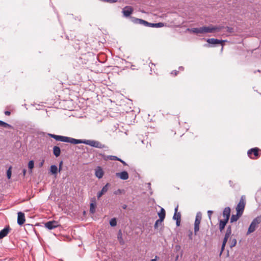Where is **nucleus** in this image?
Listing matches in <instances>:
<instances>
[{
    "label": "nucleus",
    "instance_id": "f257e3e1",
    "mask_svg": "<svg viewBox=\"0 0 261 261\" xmlns=\"http://www.w3.org/2000/svg\"><path fill=\"white\" fill-rule=\"evenodd\" d=\"M261 223V216H258L254 219L252 222L251 223L247 232V234H249L253 232H254L256 229L257 228L259 224Z\"/></svg>",
    "mask_w": 261,
    "mask_h": 261
},
{
    "label": "nucleus",
    "instance_id": "f03ea898",
    "mask_svg": "<svg viewBox=\"0 0 261 261\" xmlns=\"http://www.w3.org/2000/svg\"><path fill=\"white\" fill-rule=\"evenodd\" d=\"M202 28V33L206 34V33H214L216 32L219 31L222 27L219 26H215L213 25H210L207 27L204 26Z\"/></svg>",
    "mask_w": 261,
    "mask_h": 261
},
{
    "label": "nucleus",
    "instance_id": "7ed1b4c3",
    "mask_svg": "<svg viewBox=\"0 0 261 261\" xmlns=\"http://www.w3.org/2000/svg\"><path fill=\"white\" fill-rule=\"evenodd\" d=\"M84 144L98 148H103L105 145L100 142L93 140H84Z\"/></svg>",
    "mask_w": 261,
    "mask_h": 261
},
{
    "label": "nucleus",
    "instance_id": "20e7f679",
    "mask_svg": "<svg viewBox=\"0 0 261 261\" xmlns=\"http://www.w3.org/2000/svg\"><path fill=\"white\" fill-rule=\"evenodd\" d=\"M245 205V200H244V199H243V198H242L240 199V202L238 204L237 207H236V210H237V213L242 215L244 210Z\"/></svg>",
    "mask_w": 261,
    "mask_h": 261
},
{
    "label": "nucleus",
    "instance_id": "39448f33",
    "mask_svg": "<svg viewBox=\"0 0 261 261\" xmlns=\"http://www.w3.org/2000/svg\"><path fill=\"white\" fill-rule=\"evenodd\" d=\"M59 225V223L56 221H50L45 223V227L49 230L54 229Z\"/></svg>",
    "mask_w": 261,
    "mask_h": 261
},
{
    "label": "nucleus",
    "instance_id": "423d86ee",
    "mask_svg": "<svg viewBox=\"0 0 261 261\" xmlns=\"http://www.w3.org/2000/svg\"><path fill=\"white\" fill-rule=\"evenodd\" d=\"M158 216L160 218V219L156 221L155 224H154V227L157 228L158 227V222H160V223H162V222L163 221L165 217V211L163 208H162L161 209V211L159 213H158Z\"/></svg>",
    "mask_w": 261,
    "mask_h": 261
},
{
    "label": "nucleus",
    "instance_id": "0eeeda50",
    "mask_svg": "<svg viewBox=\"0 0 261 261\" xmlns=\"http://www.w3.org/2000/svg\"><path fill=\"white\" fill-rule=\"evenodd\" d=\"M201 219V216L199 214H197L194 223V232L195 234L199 230V225L200 223Z\"/></svg>",
    "mask_w": 261,
    "mask_h": 261
},
{
    "label": "nucleus",
    "instance_id": "6e6552de",
    "mask_svg": "<svg viewBox=\"0 0 261 261\" xmlns=\"http://www.w3.org/2000/svg\"><path fill=\"white\" fill-rule=\"evenodd\" d=\"M124 16L129 17L133 12V8L130 6H125L122 11Z\"/></svg>",
    "mask_w": 261,
    "mask_h": 261
},
{
    "label": "nucleus",
    "instance_id": "1a4fd4ad",
    "mask_svg": "<svg viewBox=\"0 0 261 261\" xmlns=\"http://www.w3.org/2000/svg\"><path fill=\"white\" fill-rule=\"evenodd\" d=\"M66 141H65V142H69L71 144H80V143H83L84 142V140H78L75 139L74 138L67 137H66Z\"/></svg>",
    "mask_w": 261,
    "mask_h": 261
},
{
    "label": "nucleus",
    "instance_id": "9d476101",
    "mask_svg": "<svg viewBox=\"0 0 261 261\" xmlns=\"http://www.w3.org/2000/svg\"><path fill=\"white\" fill-rule=\"evenodd\" d=\"M17 214V223L19 225H21L25 221L24 214L22 212H18Z\"/></svg>",
    "mask_w": 261,
    "mask_h": 261
},
{
    "label": "nucleus",
    "instance_id": "9b49d317",
    "mask_svg": "<svg viewBox=\"0 0 261 261\" xmlns=\"http://www.w3.org/2000/svg\"><path fill=\"white\" fill-rule=\"evenodd\" d=\"M104 172L103 171L102 169L99 167L98 166L95 169V176L99 179L101 178L102 176H103Z\"/></svg>",
    "mask_w": 261,
    "mask_h": 261
},
{
    "label": "nucleus",
    "instance_id": "f8f14e48",
    "mask_svg": "<svg viewBox=\"0 0 261 261\" xmlns=\"http://www.w3.org/2000/svg\"><path fill=\"white\" fill-rule=\"evenodd\" d=\"M48 135L51 138L55 139L57 141H62L64 142H65V141H66V137L65 136H59L51 134H49Z\"/></svg>",
    "mask_w": 261,
    "mask_h": 261
},
{
    "label": "nucleus",
    "instance_id": "ddd939ff",
    "mask_svg": "<svg viewBox=\"0 0 261 261\" xmlns=\"http://www.w3.org/2000/svg\"><path fill=\"white\" fill-rule=\"evenodd\" d=\"M116 175L122 180H126L128 178V174L126 171L116 173Z\"/></svg>",
    "mask_w": 261,
    "mask_h": 261
},
{
    "label": "nucleus",
    "instance_id": "4468645a",
    "mask_svg": "<svg viewBox=\"0 0 261 261\" xmlns=\"http://www.w3.org/2000/svg\"><path fill=\"white\" fill-rule=\"evenodd\" d=\"M230 213V208L229 207H225L223 212V216L224 217V219L229 220Z\"/></svg>",
    "mask_w": 261,
    "mask_h": 261
},
{
    "label": "nucleus",
    "instance_id": "2eb2a0df",
    "mask_svg": "<svg viewBox=\"0 0 261 261\" xmlns=\"http://www.w3.org/2000/svg\"><path fill=\"white\" fill-rule=\"evenodd\" d=\"M258 150L257 148H252L248 151V154L251 158H252L251 156L252 153H253L255 156H257L258 155Z\"/></svg>",
    "mask_w": 261,
    "mask_h": 261
},
{
    "label": "nucleus",
    "instance_id": "dca6fc26",
    "mask_svg": "<svg viewBox=\"0 0 261 261\" xmlns=\"http://www.w3.org/2000/svg\"><path fill=\"white\" fill-rule=\"evenodd\" d=\"M10 231L9 227H6L0 231V239H3L8 234Z\"/></svg>",
    "mask_w": 261,
    "mask_h": 261
},
{
    "label": "nucleus",
    "instance_id": "f3484780",
    "mask_svg": "<svg viewBox=\"0 0 261 261\" xmlns=\"http://www.w3.org/2000/svg\"><path fill=\"white\" fill-rule=\"evenodd\" d=\"M224 41H223V40H219L214 39V38L208 39L207 40V42L208 43L212 44H220V43H222V42H223Z\"/></svg>",
    "mask_w": 261,
    "mask_h": 261
},
{
    "label": "nucleus",
    "instance_id": "a211bd4d",
    "mask_svg": "<svg viewBox=\"0 0 261 261\" xmlns=\"http://www.w3.org/2000/svg\"><path fill=\"white\" fill-rule=\"evenodd\" d=\"M229 237L230 236L228 235H227L226 234H225V237L223 239V243H222V247H221V252L220 253V255H221L222 254L223 251H224L225 245H226V244L227 242L228 239L229 238Z\"/></svg>",
    "mask_w": 261,
    "mask_h": 261
},
{
    "label": "nucleus",
    "instance_id": "6ab92c4d",
    "mask_svg": "<svg viewBox=\"0 0 261 261\" xmlns=\"http://www.w3.org/2000/svg\"><path fill=\"white\" fill-rule=\"evenodd\" d=\"M49 171L51 174L56 176L58 173V168L56 165H51L50 167Z\"/></svg>",
    "mask_w": 261,
    "mask_h": 261
},
{
    "label": "nucleus",
    "instance_id": "aec40b11",
    "mask_svg": "<svg viewBox=\"0 0 261 261\" xmlns=\"http://www.w3.org/2000/svg\"><path fill=\"white\" fill-rule=\"evenodd\" d=\"M187 30L190 32H192L195 34H202L201 27L199 28L188 29Z\"/></svg>",
    "mask_w": 261,
    "mask_h": 261
},
{
    "label": "nucleus",
    "instance_id": "412c9836",
    "mask_svg": "<svg viewBox=\"0 0 261 261\" xmlns=\"http://www.w3.org/2000/svg\"><path fill=\"white\" fill-rule=\"evenodd\" d=\"M228 220H227V219H224L223 220H221L220 221L219 228H220V231H222L224 228L226 224L228 222Z\"/></svg>",
    "mask_w": 261,
    "mask_h": 261
},
{
    "label": "nucleus",
    "instance_id": "4be33fe9",
    "mask_svg": "<svg viewBox=\"0 0 261 261\" xmlns=\"http://www.w3.org/2000/svg\"><path fill=\"white\" fill-rule=\"evenodd\" d=\"M177 210H178V206H177L175 207V210H174L175 212H174V215L173 216V218L175 220H180L181 215H180V213L177 212Z\"/></svg>",
    "mask_w": 261,
    "mask_h": 261
},
{
    "label": "nucleus",
    "instance_id": "5701e85b",
    "mask_svg": "<svg viewBox=\"0 0 261 261\" xmlns=\"http://www.w3.org/2000/svg\"><path fill=\"white\" fill-rule=\"evenodd\" d=\"M53 153L56 156L58 157L61 153V150L59 147L58 146H54L53 148Z\"/></svg>",
    "mask_w": 261,
    "mask_h": 261
},
{
    "label": "nucleus",
    "instance_id": "b1692460",
    "mask_svg": "<svg viewBox=\"0 0 261 261\" xmlns=\"http://www.w3.org/2000/svg\"><path fill=\"white\" fill-rule=\"evenodd\" d=\"M241 216H242L241 214L238 213H237L236 215H232V216L230 218V222L232 223L233 222L237 221Z\"/></svg>",
    "mask_w": 261,
    "mask_h": 261
},
{
    "label": "nucleus",
    "instance_id": "393cba45",
    "mask_svg": "<svg viewBox=\"0 0 261 261\" xmlns=\"http://www.w3.org/2000/svg\"><path fill=\"white\" fill-rule=\"evenodd\" d=\"M117 238L120 244L123 245L124 244V241L122 239V235L121 230H119L118 232Z\"/></svg>",
    "mask_w": 261,
    "mask_h": 261
},
{
    "label": "nucleus",
    "instance_id": "a878e982",
    "mask_svg": "<svg viewBox=\"0 0 261 261\" xmlns=\"http://www.w3.org/2000/svg\"><path fill=\"white\" fill-rule=\"evenodd\" d=\"M164 26V24L163 23L159 22L156 23H150L149 27H155V28H161Z\"/></svg>",
    "mask_w": 261,
    "mask_h": 261
},
{
    "label": "nucleus",
    "instance_id": "bb28decb",
    "mask_svg": "<svg viewBox=\"0 0 261 261\" xmlns=\"http://www.w3.org/2000/svg\"><path fill=\"white\" fill-rule=\"evenodd\" d=\"M0 126H3L4 127L9 128H13V127L11 125L8 124L3 121H1V120H0Z\"/></svg>",
    "mask_w": 261,
    "mask_h": 261
},
{
    "label": "nucleus",
    "instance_id": "cd10ccee",
    "mask_svg": "<svg viewBox=\"0 0 261 261\" xmlns=\"http://www.w3.org/2000/svg\"><path fill=\"white\" fill-rule=\"evenodd\" d=\"M110 185L109 183H107L101 189L100 191L103 194H105L108 190L109 188L110 187Z\"/></svg>",
    "mask_w": 261,
    "mask_h": 261
},
{
    "label": "nucleus",
    "instance_id": "c85d7f7f",
    "mask_svg": "<svg viewBox=\"0 0 261 261\" xmlns=\"http://www.w3.org/2000/svg\"><path fill=\"white\" fill-rule=\"evenodd\" d=\"M34 162L33 161H29L28 163V168L30 170V172H32V170L34 168Z\"/></svg>",
    "mask_w": 261,
    "mask_h": 261
},
{
    "label": "nucleus",
    "instance_id": "c756f323",
    "mask_svg": "<svg viewBox=\"0 0 261 261\" xmlns=\"http://www.w3.org/2000/svg\"><path fill=\"white\" fill-rule=\"evenodd\" d=\"M95 206H96V205L95 203H90V212L91 213H94L95 212Z\"/></svg>",
    "mask_w": 261,
    "mask_h": 261
},
{
    "label": "nucleus",
    "instance_id": "7c9ffc66",
    "mask_svg": "<svg viewBox=\"0 0 261 261\" xmlns=\"http://www.w3.org/2000/svg\"><path fill=\"white\" fill-rule=\"evenodd\" d=\"M230 247L232 248L236 245L237 240L236 239H231L230 240Z\"/></svg>",
    "mask_w": 261,
    "mask_h": 261
},
{
    "label": "nucleus",
    "instance_id": "2f4dec72",
    "mask_svg": "<svg viewBox=\"0 0 261 261\" xmlns=\"http://www.w3.org/2000/svg\"><path fill=\"white\" fill-rule=\"evenodd\" d=\"M110 224L111 226H115L117 225V221L115 218L112 219L110 221Z\"/></svg>",
    "mask_w": 261,
    "mask_h": 261
},
{
    "label": "nucleus",
    "instance_id": "473e14b6",
    "mask_svg": "<svg viewBox=\"0 0 261 261\" xmlns=\"http://www.w3.org/2000/svg\"><path fill=\"white\" fill-rule=\"evenodd\" d=\"M108 158L111 160H117V161H121V159L114 155H110L108 156Z\"/></svg>",
    "mask_w": 261,
    "mask_h": 261
},
{
    "label": "nucleus",
    "instance_id": "72a5a7b5",
    "mask_svg": "<svg viewBox=\"0 0 261 261\" xmlns=\"http://www.w3.org/2000/svg\"><path fill=\"white\" fill-rule=\"evenodd\" d=\"M11 168L10 167L9 169L7 170V176L8 179H10L11 176Z\"/></svg>",
    "mask_w": 261,
    "mask_h": 261
},
{
    "label": "nucleus",
    "instance_id": "f704fd0d",
    "mask_svg": "<svg viewBox=\"0 0 261 261\" xmlns=\"http://www.w3.org/2000/svg\"><path fill=\"white\" fill-rule=\"evenodd\" d=\"M141 21V24H143L145 26L149 27V24H150L149 22H148L147 21L144 20H142V21Z\"/></svg>",
    "mask_w": 261,
    "mask_h": 261
},
{
    "label": "nucleus",
    "instance_id": "c9c22d12",
    "mask_svg": "<svg viewBox=\"0 0 261 261\" xmlns=\"http://www.w3.org/2000/svg\"><path fill=\"white\" fill-rule=\"evenodd\" d=\"M231 230L230 227H229L227 229L225 234L230 236L231 234Z\"/></svg>",
    "mask_w": 261,
    "mask_h": 261
},
{
    "label": "nucleus",
    "instance_id": "e433bc0d",
    "mask_svg": "<svg viewBox=\"0 0 261 261\" xmlns=\"http://www.w3.org/2000/svg\"><path fill=\"white\" fill-rule=\"evenodd\" d=\"M141 21H142V19H139V18H136L134 20V22L136 23L141 24Z\"/></svg>",
    "mask_w": 261,
    "mask_h": 261
},
{
    "label": "nucleus",
    "instance_id": "4c0bfd02",
    "mask_svg": "<svg viewBox=\"0 0 261 261\" xmlns=\"http://www.w3.org/2000/svg\"><path fill=\"white\" fill-rule=\"evenodd\" d=\"M62 164H63V162L61 161L59 164V169H58L59 172H60L62 170Z\"/></svg>",
    "mask_w": 261,
    "mask_h": 261
},
{
    "label": "nucleus",
    "instance_id": "58836bf2",
    "mask_svg": "<svg viewBox=\"0 0 261 261\" xmlns=\"http://www.w3.org/2000/svg\"><path fill=\"white\" fill-rule=\"evenodd\" d=\"M212 214H213V211H207V214H208V217H209L210 219H211V215H212Z\"/></svg>",
    "mask_w": 261,
    "mask_h": 261
},
{
    "label": "nucleus",
    "instance_id": "ea45409f",
    "mask_svg": "<svg viewBox=\"0 0 261 261\" xmlns=\"http://www.w3.org/2000/svg\"><path fill=\"white\" fill-rule=\"evenodd\" d=\"M102 195H103V194L101 192V191H99L98 193H97V198L99 199Z\"/></svg>",
    "mask_w": 261,
    "mask_h": 261
},
{
    "label": "nucleus",
    "instance_id": "a19ab883",
    "mask_svg": "<svg viewBox=\"0 0 261 261\" xmlns=\"http://www.w3.org/2000/svg\"><path fill=\"white\" fill-rule=\"evenodd\" d=\"M176 225L177 226H179L180 224V220H176Z\"/></svg>",
    "mask_w": 261,
    "mask_h": 261
},
{
    "label": "nucleus",
    "instance_id": "79ce46f5",
    "mask_svg": "<svg viewBox=\"0 0 261 261\" xmlns=\"http://www.w3.org/2000/svg\"><path fill=\"white\" fill-rule=\"evenodd\" d=\"M158 258H159L158 256H155V258H153V259H151L150 261H156Z\"/></svg>",
    "mask_w": 261,
    "mask_h": 261
},
{
    "label": "nucleus",
    "instance_id": "37998d69",
    "mask_svg": "<svg viewBox=\"0 0 261 261\" xmlns=\"http://www.w3.org/2000/svg\"><path fill=\"white\" fill-rule=\"evenodd\" d=\"M5 114L6 115H10V112H9V111H6V112H5Z\"/></svg>",
    "mask_w": 261,
    "mask_h": 261
},
{
    "label": "nucleus",
    "instance_id": "c03bdc74",
    "mask_svg": "<svg viewBox=\"0 0 261 261\" xmlns=\"http://www.w3.org/2000/svg\"><path fill=\"white\" fill-rule=\"evenodd\" d=\"M26 172H27V170H26V169H24L23 170V176H25V174H26Z\"/></svg>",
    "mask_w": 261,
    "mask_h": 261
},
{
    "label": "nucleus",
    "instance_id": "a18cd8bd",
    "mask_svg": "<svg viewBox=\"0 0 261 261\" xmlns=\"http://www.w3.org/2000/svg\"><path fill=\"white\" fill-rule=\"evenodd\" d=\"M119 161L121 162L124 165H126V163L124 161H123V160H121V161Z\"/></svg>",
    "mask_w": 261,
    "mask_h": 261
},
{
    "label": "nucleus",
    "instance_id": "49530a36",
    "mask_svg": "<svg viewBox=\"0 0 261 261\" xmlns=\"http://www.w3.org/2000/svg\"><path fill=\"white\" fill-rule=\"evenodd\" d=\"M121 193V191H120V190H118L117 192H115V194H118V193Z\"/></svg>",
    "mask_w": 261,
    "mask_h": 261
},
{
    "label": "nucleus",
    "instance_id": "de8ad7c7",
    "mask_svg": "<svg viewBox=\"0 0 261 261\" xmlns=\"http://www.w3.org/2000/svg\"><path fill=\"white\" fill-rule=\"evenodd\" d=\"M180 248L179 246H178V245L176 246V248Z\"/></svg>",
    "mask_w": 261,
    "mask_h": 261
},
{
    "label": "nucleus",
    "instance_id": "09e8293b",
    "mask_svg": "<svg viewBox=\"0 0 261 261\" xmlns=\"http://www.w3.org/2000/svg\"><path fill=\"white\" fill-rule=\"evenodd\" d=\"M178 258V256H177L176 257V260H177Z\"/></svg>",
    "mask_w": 261,
    "mask_h": 261
},
{
    "label": "nucleus",
    "instance_id": "8fccbe9b",
    "mask_svg": "<svg viewBox=\"0 0 261 261\" xmlns=\"http://www.w3.org/2000/svg\"><path fill=\"white\" fill-rule=\"evenodd\" d=\"M176 74H177V73H176V71H175V73H174V74H175V75H176Z\"/></svg>",
    "mask_w": 261,
    "mask_h": 261
},
{
    "label": "nucleus",
    "instance_id": "3c124183",
    "mask_svg": "<svg viewBox=\"0 0 261 261\" xmlns=\"http://www.w3.org/2000/svg\"><path fill=\"white\" fill-rule=\"evenodd\" d=\"M159 224H161V223H160V222H158V225Z\"/></svg>",
    "mask_w": 261,
    "mask_h": 261
},
{
    "label": "nucleus",
    "instance_id": "603ef678",
    "mask_svg": "<svg viewBox=\"0 0 261 261\" xmlns=\"http://www.w3.org/2000/svg\"><path fill=\"white\" fill-rule=\"evenodd\" d=\"M179 69H182V67H179Z\"/></svg>",
    "mask_w": 261,
    "mask_h": 261
}]
</instances>
